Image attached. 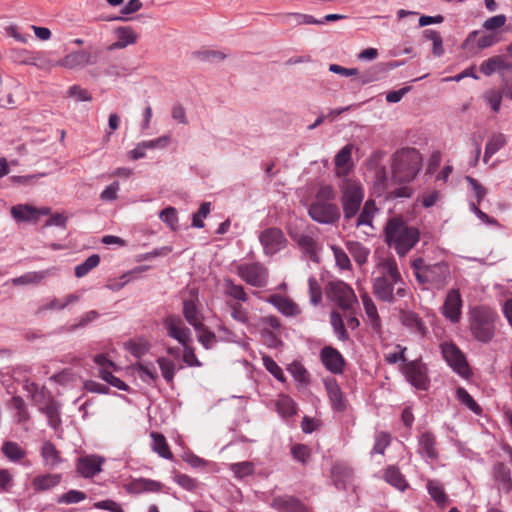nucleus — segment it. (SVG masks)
<instances>
[{
    "label": "nucleus",
    "instance_id": "nucleus-1",
    "mask_svg": "<svg viewBox=\"0 0 512 512\" xmlns=\"http://www.w3.org/2000/svg\"><path fill=\"white\" fill-rule=\"evenodd\" d=\"M340 190L345 223L357 228L366 226L373 230V221L379 213V208L372 199L367 200L362 206L365 195L363 186L358 181L346 179Z\"/></svg>",
    "mask_w": 512,
    "mask_h": 512
},
{
    "label": "nucleus",
    "instance_id": "nucleus-2",
    "mask_svg": "<svg viewBox=\"0 0 512 512\" xmlns=\"http://www.w3.org/2000/svg\"><path fill=\"white\" fill-rule=\"evenodd\" d=\"M381 275L373 280V293L383 302L392 304L406 296V284L394 260L384 259L378 264Z\"/></svg>",
    "mask_w": 512,
    "mask_h": 512
},
{
    "label": "nucleus",
    "instance_id": "nucleus-3",
    "mask_svg": "<svg viewBox=\"0 0 512 512\" xmlns=\"http://www.w3.org/2000/svg\"><path fill=\"white\" fill-rule=\"evenodd\" d=\"M385 240L396 253L405 256L420 239L418 228L408 225L402 218H390L384 228Z\"/></svg>",
    "mask_w": 512,
    "mask_h": 512
},
{
    "label": "nucleus",
    "instance_id": "nucleus-4",
    "mask_svg": "<svg viewBox=\"0 0 512 512\" xmlns=\"http://www.w3.org/2000/svg\"><path fill=\"white\" fill-rule=\"evenodd\" d=\"M472 336L481 343H489L495 336L498 314L486 305L472 307L468 313Z\"/></svg>",
    "mask_w": 512,
    "mask_h": 512
},
{
    "label": "nucleus",
    "instance_id": "nucleus-5",
    "mask_svg": "<svg viewBox=\"0 0 512 512\" xmlns=\"http://www.w3.org/2000/svg\"><path fill=\"white\" fill-rule=\"evenodd\" d=\"M422 167V157L415 148H403L394 154L392 180L397 184L412 182Z\"/></svg>",
    "mask_w": 512,
    "mask_h": 512
},
{
    "label": "nucleus",
    "instance_id": "nucleus-6",
    "mask_svg": "<svg viewBox=\"0 0 512 512\" xmlns=\"http://www.w3.org/2000/svg\"><path fill=\"white\" fill-rule=\"evenodd\" d=\"M414 275L424 289L440 288L449 276V267L444 262L425 265L421 258L413 262Z\"/></svg>",
    "mask_w": 512,
    "mask_h": 512
},
{
    "label": "nucleus",
    "instance_id": "nucleus-7",
    "mask_svg": "<svg viewBox=\"0 0 512 512\" xmlns=\"http://www.w3.org/2000/svg\"><path fill=\"white\" fill-rule=\"evenodd\" d=\"M289 237L297 244L304 256L314 263H319V247L313 227L305 224H290L287 229Z\"/></svg>",
    "mask_w": 512,
    "mask_h": 512
},
{
    "label": "nucleus",
    "instance_id": "nucleus-8",
    "mask_svg": "<svg viewBox=\"0 0 512 512\" xmlns=\"http://www.w3.org/2000/svg\"><path fill=\"white\" fill-rule=\"evenodd\" d=\"M28 391L39 411L47 417L48 425L54 430L60 427V404L51 397L46 398L43 390L39 391L38 386L33 383L29 386Z\"/></svg>",
    "mask_w": 512,
    "mask_h": 512
},
{
    "label": "nucleus",
    "instance_id": "nucleus-9",
    "mask_svg": "<svg viewBox=\"0 0 512 512\" xmlns=\"http://www.w3.org/2000/svg\"><path fill=\"white\" fill-rule=\"evenodd\" d=\"M234 272L247 285L256 288H264L268 284L269 271L261 262H246L236 264Z\"/></svg>",
    "mask_w": 512,
    "mask_h": 512
},
{
    "label": "nucleus",
    "instance_id": "nucleus-10",
    "mask_svg": "<svg viewBox=\"0 0 512 512\" xmlns=\"http://www.w3.org/2000/svg\"><path fill=\"white\" fill-rule=\"evenodd\" d=\"M441 352L448 366L462 378L471 374L468 362L462 351L452 342L441 344Z\"/></svg>",
    "mask_w": 512,
    "mask_h": 512
},
{
    "label": "nucleus",
    "instance_id": "nucleus-11",
    "mask_svg": "<svg viewBox=\"0 0 512 512\" xmlns=\"http://www.w3.org/2000/svg\"><path fill=\"white\" fill-rule=\"evenodd\" d=\"M402 372L406 380L418 390H427L430 386L428 368L420 359L403 364Z\"/></svg>",
    "mask_w": 512,
    "mask_h": 512
},
{
    "label": "nucleus",
    "instance_id": "nucleus-12",
    "mask_svg": "<svg viewBox=\"0 0 512 512\" xmlns=\"http://www.w3.org/2000/svg\"><path fill=\"white\" fill-rule=\"evenodd\" d=\"M327 294L341 309L349 310L357 303L354 290L345 282L337 280L329 283Z\"/></svg>",
    "mask_w": 512,
    "mask_h": 512
},
{
    "label": "nucleus",
    "instance_id": "nucleus-13",
    "mask_svg": "<svg viewBox=\"0 0 512 512\" xmlns=\"http://www.w3.org/2000/svg\"><path fill=\"white\" fill-rule=\"evenodd\" d=\"M163 327L167 335L180 345L192 343V331L178 315H169L163 319Z\"/></svg>",
    "mask_w": 512,
    "mask_h": 512
},
{
    "label": "nucleus",
    "instance_id": "nucleus-14",
    "mask_svg": "<svg viewBox=\"0 0 512 512\" xmlns=\"http://www.w3.org/2000/svg\"><path fill=\"white\" fill-rule=\"evenodd\" d=\"M259 241L263 246L264 254L267 256L275 255L283 250L287 245V239L279 228H267L259 234Z\"/></svg>",
    "mask_w": 512,
    "mask_h": 512
},
{
    "label": "nucleus",
    "instance_id": "nucleus-15",
    "mask_svg": "<svg viewBox=\"0 0 512 512\" xmlns=\"http://www.w3.org/2000/svg\"><path fill=\"white\" fill-rule=\"evenodd\" d=\"M101 50L85 49L78 50L67 54L58 65L68 69L83 68L87 65H95L98 62Z\"/></svg>",
    "mask_w": 512,
    "mask_h": 512
},
{
    "label": "nucleus",
    "instance_id": "nucleus-16",
    "mask_svg": "<svg viewBox=\"0 0 512 512\" xmlns=\"http://www.w3.org/2000/svg\"><path fill=\"white\" fill-rule=\"evenodd\" d=\"M309 216L321 224H333L340 218V211L336 204L318 200L308 209Z\"/></svg>",
    "mask_w": 512,
    "mask_h": 512
},
{
    "label": "nucleus",
    "instance_id": "nucleus-17",
    "mask_svg": "<svg viewBox=\"0 0 512 512\" xmlns=\"http://www.w3.org/2000/svg\"><path fill=\"white\" fill-rule=\"evenodd\" d=\"M441 313L453 324L460 321L462 315V298L459 290L451 289L448 291L441 307Z\"/></svg>",
    "mask_w": 512,
    "mask_h": 512
},
{
    "label": "nucleus",
    "instance_id": "nucleus-18",
    "mask_svg": "<svg viewBox=\"0 0 512 512\" xmlns=\"http://www.w3.org/2000/svg\"><path fill=\"white\" fill-rule=\"evenodd\" d=\"M417 452L425 461H436L439 458L437 441L431 431L421 432L418 437Z\"/></svg>",
    "mask_w": 512,
    "mask_h": 512
},
{
    "label": "nucleus",
    "instance_id": "nucleus-19",
    "mask_svg": "<svg viewBox=\"0 0 512 512\" xmlns=\"http://www.w3.org/2000/svg\"><path fill=\"white\" fill-rule=\"evenodd\" d=\"M320 360L324 367L333 374H341L345 367L342 354L332 346H325L320 351Z\"/></svg>",
    "mask_w": 512,
    "mask_h": 512
},
{
    "label": "nucleus",
    "instance_id": "nucleus-20",
    "mask_svg": "<svg viewBox=\"0 0 512 512\" xmlns=\"http://www.w3.org/2000/svg\"><path fill=\"white\" fill-rule=\"evenodd\" d=\"M104 458L98 455H86L77 460V472L84 478H92L102 470Z\"/></svg>",
    "mask_w": 512,
    "mask_h": 512
},
{
    "label": "nucleus",
    "instance_id": "nucleus-21",
    "mask_svg": "<svg viewBox=\"0 0 512 512\" xmlns=\"http://www.w3.org/2000/svg\"><path fill=\"white\" fill-rule=\"evenodd\" d=\"M265 301L273 305L285 317H296L301 313L300 307L286 296L272 294Z\"/></svg>",
    "mask_w": 512,
    "mask_h": 512
},
{
    "label": "nucleus",
    "instance_id": "nucleus-22",
    "mask_svg": "<svg viewBox=\"0 0 512 512\" xmlns=\"http://www.w3.org/2000/svg\"><path fill=\"white\" fill-rule=\"evenodd\" d=\"M270 505L279 512H309L299 499L290 495L276 496Z\"/></svg>",
    "mask_w": 512,
    "mask_h": 512
},
{
    "label": "nucleus",
    "instance_id": "nucleus-23",
    "mask_svg": "<svg viewBox=\"0 0 512 512\" xmlns=\"http://www.w3.org/2000/svg\"><path fill=\"white\" fill-rule=\"evenodd\" d=\"M182 313L185 320L193 328L201 327V324H203L204 316L198 306L197 297H192L183 301Z\"/></svg>",
    "mask_w": 512,
    "mask_h": 512
},
{
    "label": "nucleus",
    "instance_id": "nucleus-24",
    "mask_svg": "<svg viewBox=\"0 0 512 512\" xmlns=\"http://www.w3.org/2000/svg\"><path fill=\"white\" fill-rule=\"evenodd\" d=\"M117 40L109 46V50L124 49L129 45L135 44L138 36L129 26L118 27L115 30Z\"/></svg>",
    "mask_w": 512,
    "mask_h": 512
},
{
    "label": "nucleus",
    "instance_id": "nucleus-25",
    "mask_svg": "<svg viewBox=\"0 0 512 512\" xmlns=\"http://www.w3.org/2000/svg\"><path fill=\"white\" fill-rule=\"evenodd\" d=\"M331 477L337 489H346L352 479V469L344 463H335L331 469Z\"/></svg>",
    "mask_w": 512,
    "mask_h": 512
},
{
    "label": "nucleus",
    "instance_id": "nucleus-26",
    "mask_svg": "<svg viewBox=\"0 0 512 512\" xmlns=\"http://www.w3.org/2000/svg\"><path fill=\"white\" fill-rule=\"evenodd\" d=\"M324 384L333 409L339 412L343 411L346 408V402L337 381L333 378H328L324 381Z\"/></svg>",
    "mask_w": 512,
    "mask_h": 512
},
{
    "label": "nucleus",
    "instance_id": "nucleus-27",
    "mask_svg": "<svg viewBox=\"0 0 512 512\" xmlns=\"http://www.w3.org/2000/svg\"><path fill=\"white\" fill-rule=\"evenodd\" d=\"M279 23L290 27H296L298 25H322L324 21H319L312 15L302 13H287L279 16Z\"/></svg>",
    "mask_w": 512,
    "mask_h": 512
},
{
    "label": "nucleus",
    "instance_id": "nucleus-28",
    "mask_svg": "<svg viewBox=\"0 0 512 512\" xmlns=\"http://www.w3.org/2000/svg\"><path fill=\"white\" fill-rule=\"evenodd\" d=\"M62 480L61 474H42L37 475L32 480V487L36 492H43L58 486Z\"/></svg>",
    "mask_w": 512,
    "mask_h": 512
},
{
    "label": "nucleus",
    "instance_id": "nucleus-29",
    "mask_svg": "<svg viewBox=\"0 0 512 512\" xmlns=\"http://www.w3.org/2000/svg\"><path fill=\"white\" fill-rule=\"evenodd\" d=\"M11 216L17 222L37 221V208L28 204H18L11 208Z\"/></svg>",
    "mask_w": 512,
    "mask_h": 512
},
{
    "label": "nucleus",
    "instance_id": "nucleus-30",
    "mask_svg": "<svg viewBox=\"0 0 512 512\" xmlns=\"http://www.w3.org/2000/svg\"><path fill=\"white\" fill-rule=\"evenodd\" d=\"M383 478L388 484L395 487L401 492L405 491L409 486L408 482L406 481L405 477L403 476L399 468L393 465L388 466L384 470Z\"/></svg>",
    "mask_w": 512,
    "mask_h": 512
},
{
    "label": "nucleus",
    "instance_id": "nucleus-31",
    "mask_svg": "<svg viewBox=\"0 0 512 512\" xmlns=\"http://www.w3.org/2000/svg\"><path fill=\"white\" fill-rule=\"evenodd\" d=\"M138 377L148 385H153L158 380V371L152 362H138L134 365Z\"/></svg>",
    "mask_w": 512,
    "mask_h": 512
},
{
    "label": "nucleus",
    "instance_id": "nucleus-32",
    "mask_svg": "<svg viewBox=\"0 0 512 512\" xmlns=\"http://www.w3.org/2000/svg\"><path fill=\"white\" fill-rule=\"evenodd\" d=\"M511 65L512 64L507 63L501 56H495L484 61L480 65V71L486 76H490L493 73H498L501 78L502 72L506 68H510Z\"/></svg>",
    "mask_w": 512,
    "mask_h": 512
},
{
    "label": "nucleus",
    "instance_id": "nucleus-33",
    "mask_svg": "<svg viewBox=\"0 0 512 512\" xmlns=\"http://www.w3.org/2000/svg\"><path fill=\"white\" fill-rule=\"evenodd\" d=\"M494 478L500 491L508 493L512 490L511 473L503 463L494 466Z\"/></svg>",
    "mask_w": 512,
    "mask_h": 512
},
{
    "label": "nucleus",
    "instance_id": "nucleus-34",
    "mask_svg": "<svg viewBox=\"0 0 512 512\" xmlns=\"http://www.w3.org/2000/svg\"><path fill=\"white\" fill-rule=\"evenodd\" d=\"M53 271L54 268L41 271L27 272L19 277L11 279V283L16 286L38 284L48 275L52 274Z\"/></svg>",
    "mask_w": 512,
    "mask_h": 512
},
{
    "label": "nucleus",
    "instance_id": "nucleus-35",
    "mask_svg": "<svg viewBox=\"0 0 512 512\" xmlns=\"http://www.w3.org/2000/svg\"><path fill=\"white\" fill-rule=\"evenodd\" d=\"M41 456L43 458L44 465L50 469L58 467V465L63 461L56 447L48 441L42 445Z\"/></svg>",
    "mask_w": 512,
    "mask_h": 512
},
{
    "label": "nucleus",
    "instance_id": "nucleus-36",
    "mask_svg": "<svg viewBox=\"0 0 512 512\" xmlns=\"http://www.w3.org/2000/svg\"><path fill=\"white\" fill-rule=\"evenodd\" d=\"M150 437L152 439L151 449L153 452L157 453L164 459L171 460L173 458V454L164 435L158 432H151Z\"/></svg>",
    "mask_w": 512,
    "mask_h": 512
},
{
    "label": "nucleus",
    "instance_id": "nucleus-37",
    "mask_svg": "<svg viewBox=\"0 0 512 512\" xmlns=\"http://www.w3.org/2000/svg\"><path fill=\"white\" fill-rule=\"evenodd\" d=\"M224 293L237 302H247L248 295L241 284H236L231 278H225L223 281Z\"/></svg>",
    "mask_w": 512,
    "mask_h": 512
},
{
    "label": "nucleus",
    "instance_id": "nucleus-38",
    "mask_svg": "<svg viewBox=\"0 0 512 512\" xmlns=\"http://www.w3.org/2000/svg\"><path fill=\"white\" fill-rule=\"evenodd\" d=\"M157 364L163 379L168 384L173 382L176 372L182 369L181 365H177L172 359L168 357H159L157 359Z\"/></svg>",
    "mask_w": 512,
    "mask_h": 512
},
{
    "label": "nucleus",
    "instance_id": "nucleus-39",
    "mask_svg": "<svg viewBox=\"0 0 512 512\" xmlns=\"http://www.w3.org/2000/svg\"><path fill=\"white\" fill-rule=\"evenodd\" d=\"M427 491L431 498L440 508H445L448 503V496L444 491L443 486L439 481L428 480Z\"/></svg>",
    "mask_w": 512,
    "mask_h": 512
},
{
    "label": "nucleus",
    "instance_id": "nucleus-40",
    "mask_svg": "<svg viewBox=\"0 0 512 512\" xmlns=\"http://www.w3.org/2000/svg\"><path fill=\"white\" fill-rule=\"evenodd\" d=\"M276 411L282 418H289L296 414V404L288 395L281 394L276 403Z\"/></svg>",
    "mask_w": 512,
    "mask_h": 512
},
{
    "label": "nucleus",
    "instance_id": "nucleus-41",
    "mask_svg": "<svg viewBox=\"0 0 512 512\" xmlns=\"http://www.w3.org/2000/svg\"><path fill=\"white\" fill-rule=\"evenodd\" d=\"M361 300L363 303L365 314H366L372 328L373 329L379 328L380 327V318L378 315L377 307L374 304L373 300L367 293L361 295Z\"/></svg>",
    "mask_w": 512,
    "mask_h": 512
},
{
    "label": "nucleus",
    "instance_id": "nucleus-42",
    "mask_svg": "<svg viewBox=\"0 0 512 512\" xmlns=\"http://www.w3.org/2000/svg\"><path fill=\"white\" fill-rule=\"evenodd\" d=\"M81 299V294L72 293L66 295L63 299L53 298L49 301L48 304L42 307V309L46 310H63L67 306L77 303Z\"/></svg>",
    "mask_w": 512,
    "mask_h": 512
},
{
    "label": "nucleus",
    "instance_id": "nucleus-43",
    "mask_svg": "<svg viewBox=\"0 0 512 512\" xmlns=\"http://www.w3.org/2000/svg\"><path fill=\"white\" fill-rule=\"evenodd\" d=\"M347 249L356 263L362 265L366 263L370 250L357 241H349L346 244Z\"/></svg>",
    "mask_w": 512,
    "mask_h": 512
},
{
    "label": "nucleus",
    "instance_id": "nucleus-44",
    "mask_svg": "<svg viewBox=\"0 0 512 512\" xmlns=\"http://www.w3.org/2000/svg\"><path fill=\"white\" fill-rule=\"evenodd\" d=\"M194 330L197 333V339L199 343L205 349H211L217 343V337L214 332H212L207 326L201 324V327H196Z\"/></svg>",
    "mask_w": 512,
    "mask_h": 512
},
{
    "label": "nucleus",
    "instance_id": "nucleus-45",
    "mask_svg": "<svg viewBox=\"0 0 512 512\" xmlns=\"http://www.w3.org/2000/svg\"><path fill=\"white\" fill-rule=\"evenodd\" d=\"M3 454L13 462H17L26 456L25 450L16 442L6 441L2 446Z\"/></svg>",
    "mask_w": 512,
    "mask_h": 512
},
{
    "label": "nucleus",
    "instance_id": "nucleus-46",
    "mask_svg": "<svg viewBox=\"0 0 512 512\" xmlns=\"http://www.w3.org/2000/svg\"><path fill=\"white\" fill-rule=\"evenodd\" d=\"M330 323L333 328L334 334L339 341L346 342L349 340V335L345 329L342 317L337 312H332L330 315Z\"/></svg>",
    "mask_w": 512,
    "mask_h": 512
},
{
    "label": "nucleus",
    "instance_id": "nucleus-47",
    "mask_svg": "<svg viewBox=\"0 0 512 512\" xmlns=\"http://www.w3.org/2000/svg\"><path fill=\"white\" fill-rule=\"evenodd\" d=\"M442 198L441 193L438 190L431 189L425 190L418 195L416 202L420 203L425 209H429L435 206Z\"/></svg>",
    "mask_w": 512,
    "mask_h": 512
},
{
    "label": "nucleus",
    "instance_id": "nucleus-48",
    "mask_svg": "<svg viewBox=\"0 0 512 512\" xmlns=\"http://www.w3.org/2000/svg\"><path fill=\"white\" fill-rule=\"evenodd\" d=\"M100 263V257L98 254L90 255L84 262L77 265L74 269L75 276L82 278L86 276L91 270L96 268Z\"/></svg>",
    "mask_w": 512,
    "mask_h": 512
},
{
    "label": "nucleus",
    "instance_id": "nucleus-49",
    "mask_svg": "<svg viewBox=\"0 0 512 512\" xmlns=\"http://www.w3.org/2000/svg\"><path fill=\"white\" fill-rule=\"evenodd\" d=\"M11 408L15 410V419L18 423H25L29 420L26 403L21 397L14 396L11 399Z\"/></svg>",
    "mask_w": 512,
    "mask_h": 512
},
{
    "label": "nucleus",
    "instance_id": "nucleus-50",
    "mask_svg": "<svg viewBox=\"0 0 512 512\" xmlns=\"http://www.w3.org/2000/svg\"><path fill=\"white\" fill-rule=\"evenodd\" d=\"M456 397L459 400V402H461L475 414L480 415L482 413L481 407L477 404V402L473 399V397L468 393V391L465 388L458 387L456 390Z\"/></svg>",
    "mask_w": 512,
    "mask_h": 512
},
{
    "label": "nucleus",
    "instance_id": "nucleus-51",
    "mask_svg": "<svg viewBox=\"0 0 512 512\" xmlns=\"http://www.w3.org/2000/svg\"><path fill=\"white\" fill-rule=\"evenodd\" d=\"M100 317V314L96 310H90L79 318L75 319V322L71 324L68 328L69 332H74L78 329L84 328L93 321L97 320Z\"/></svg>",
    "mask_w": 512,
    "mask_h": 512
},
{
    "label": "nucleus",
    "instance_id": "nucleus-52",
    "mask_svg": "<svg viewBox=\"0 0 512 512\" xmlns=\"http://www.w3.org/2000/svg\"><path fill=\"white\" fill-rule=\"evenodd\" d=\"M159 218L164 222L171 230L175 231L178 229V213L176 208L167 207L159 213Z\"/></svg>",
    "mask_w": 512,
    "mask_h": 512
},
{
    "label": "nucleus",
    "instance_id": "nucleus-53",
    "mask_svg": "<svg viewBox=\"0 0 512 512\" xmlns=\"http://www.w3.org/2000/svg\"><path fill=\"white\" fill-rule=\"evenodd\" d=\"M229 468L238 479L249 476L254 472V464L250 461L232 463Z\"/></svg>",
    "mask_w": 512,
    "mask_h": 512
},
{
    "label": "nucleus",
    "instance_id": "nucleus-54",
    "mask_svg": "<svg viewBox=\"0 0 512 512\" xmlns=\"http://www.w3.org/2000/svg\"><path fill=\"white\" fill-rule=\"evenodd\" d=\"M227 306L231 310V317L242 324L249 323L248 311L241 305L240 302H227Z\"/></svg>",
    "mask_w": 512,
    "mask_h": 512
},
{
    "label": "nucleus",
    "instance_id": "nucleus-55",
    "mask_svg": "<svg viewBox=\"0 0 512 512\" xmlns=\"http://www.w3.org/2000/svg\"><path fill=\"white\" fill-rule=\"evenodd\" d=\"M132 490L135 492L149 491L158 492L161 489V483L150 479H138L132 483Z\"/></svg>",
    "mask_w": 512,
    "mask_h": 512
},
{
    "label": "nucleus",
    "instance_id": "nucleus-56",
    "mask_svg": "<svg viewBox=\"0 0 512 512\" xmlns=\"http://www.w3.org/2000/svg\"><path fill=\"white\" fill-rule=\"evenodd\" d=\"M293 458L303 465H306L311 458V449L305 444H295L291 447Z\"/></svg>",
    "mask_w": 512,
    "mask_h": 512
},
{
    "label": "nucleus",
    "instance_id": "nucleus-57",
    "mask_svg": "<svg viewBox=\"0 0 512 512\" xmlns=\"http://www.w3.org/2000/svg\"><path fill=\"white\" fill-rule=\"evenodd\" d=\"M262 361L265 369L271 375H273L274 378H276L280 382L285 381V376L282 368L270 356L264 355L262 357Z\"/></svg>",
    "mask_w": 512,
    "mask_h": 512
},
{
    "label": "nucleus",
    "instance_id": "nucleus-58",
    "mask_svg": "<svg viewBox=\"0 0 512 512\" xmlns=\"http://www.w3.org/2000/svg\"><path fill=\"white\" fill-rule=\"evenodd\" d=\"M352 145H345L335 156L334 162L337 168L347 170L351 162Z\"/></svg>",
    "mask_w": 512,
    "mask_h": 512
},
{
    "label": "nucleus",
    "instance_id": "nucleus-59",
    "mask_svg": "<svg viewBox=\"0 0 512 512\" xmlns=\"http://www.w3.org/2000/svg\"><path fill=\"white\" fill-rule=\"evenodd\" d=\"M503 93L498 89H491L484 95L485 101L489 104L493 112L497 113L501 109Z\"/></svg>",
    "mask_w": 512,
    "mask_h": 512
},
{
    "label": "nucleus",
    "instance_id": "nucleus-60",
    "mask_svg": "<svg viewBox=\"0 0 512 512\" xmlns=\"http://www.w3.org/2000/svg\"><path fill=\"white\" fill-rule=\"evenodd\" d=\"M211 211V203L210 202H203L201 203L198 211L193 214L192 216V226L195 228H203L204 222L203 219H205Z\"/></svg>",
    "mask_w": 512,
    "mask_h": 512
},
{
    "label": "nucleus",
    "instance_id": "nucleus-61",
    "mask_svg": "<svg viewBox=\"0 0 512 512\" xmlns=\"http://www.w3.org/2000/svg\"><path fill=\"white\" fill-rule=\"evenodd\" d=\"M500 91L508 100H512V65L502 72Z\"/></svg>",
    "mask_w": 512,
    "mask_h": 512
},
{
    "label": "nucleus",
    "instance_id": "nucleus-62",
    "mask_svg": "<svg viewBox=\"0 0 512 512\" xmlns=\"http://www.w3.org/2000/svg\"><path fill=\"white\" fill-rule=\"evenodd\" d=\"M331 249L333 251L337 267L341 270H350L351 262L347 253L342 248L335 245L331 246Z\"/></svg>",
    "mask_w": 512,
    "mask_h": 512
},
{
    "label": "nucleus",
    "instance_id": "nucleus-63",
    "mask_svg": "<svg viewBox=\"0 0 512 512\" xmlns=\"http://www.w3.org/2000/svg\"><path fill=\"white\" fill-rule=\"evenodd\" d=\"M288 371L293 378L303 384L308 382V372L306 368L300 362H293L289 365Z\"/></svg>",
    "mask_w": 512,
    "mask_h": 512
},
{
    "label": "nucleus",
    "instance_id": "nucleus-64",
    "mask_svg": "<svg viewBox=\"0 0 512 512\" xmlns=\"http://www.w3.org/2000/svg\"><path fill=\"white\" fill-rule=\"evenodd\" d=\"M173 480L180 487L187 491H195L198 487V481L187 474H175Z\"/></svg>",
    "mask_w": 512,
    "mask_h": 512
}]
</instances>
